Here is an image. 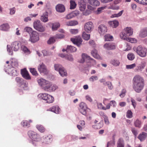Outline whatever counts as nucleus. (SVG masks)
<instances>
[{"label": "nucleus", "instance_id": "obj_1", "mask_svg": "<svg viewBox=\"0 0 147 147\" xmlns=\"http://www.w3.org/2000/svg\"><path fill=\"white\" fill-rule=\"evenodd\" d=\"M133 88L137 92L139 93L143 89L144 86V80L139 75H136L133 80Z\"/></svg>", "mask_w": 147, "mask_h": 147}, {"label": "nucleus", "instance_id": "obj_2", "mask_svg": "<svg viewBox=\"0 0 147 147\" xmlns=\"http://www.w3.org/2000/svg\"><path fill=\"white\" fill-rule=\"evenodd\" d=\"M33 27L35 29L40 32H43L45 30V27L42 25L39 20H37L34 22Z\"/></svg>", "mask_w": 147, "mask_h": 147}, {"label": "nucleus", "instance_id": "obj_3", "mask_svg": "<svg viewBox=\"0 0 147 147\" xmlns=\"http://www.w3.org/2000/svg\"><path fill=\"white\" fill-rule=\"evenodd\" d=\"M136 52L138 54L140 57H145L146 55L147 49L144 47L139 46L137 48Z\"/></svg>", "mask_w": 147, "mask_h": 147}, {"label": "nucleus", "instance_id": "obj_4", "mask_svg": "<svg viewBox=\"0 0 147 147\" xmlns=\"http://www.w3.org/2000/svg\"><path fill=\"white\" fill-rule=\"evenodd\" d=\"M28 134L32 140L38 142L40 140V136L36 132L32 131H30L28 132Z\"/></svg>", "mask_w": 147, "mask_h": 147}, {"label": "nucleus", "instance_id": "obj_5", "mask_svg": "<svg viewBox=\"0 0 147 147\" xmlns=\"http://www.w3.org/2000/svg\"><path fill=\"white\" fill-rule=\"evenodd\" d=\"M16 80L19 86L21 88H24L28 86V83L22 78L18 77H16Z\"/></svg>", "mask_w": 147, "mask_h": 147}, {"label": "nucleus", "instance_id": "obj_6", "mask_svg": "<svg viewBox=\"0 0 147 147\" xmlns=\"http://www.w3.org/2000/svg\"><path fill=\"white\" fill-rule=\"evenodd\" d=\"M82 59H81L80 62L81 63H83L85 61H86L88 62H90L92 63H95V61L85 53L82 54Z\"/></svg>", "mask_w": 147, "mask_h": 147}, {"label": "nucleus", "instance_id": "obj_7", "mask_svg": "<svg viewBox=\"0 0 147 147\" xmlns=\"http://www.w3.org/2000/svg\"><path fill=\"white\" fill-rule=\"evenodd\" d=\"M39 34L36 31H33L30 36V40L32 42H35L39 40Z\"/></svg>", "mask_w": 147, "mask_h": 147}, {"label": "nucleus", "instance_id": "obj_8", "mask_svg": "<svg viewBox=\"0 0 147 147\" xmlns=\"http://www.w3.org/2000/svg\"><path fill=\"white\" fill-rule=\"evenodd\" d=\"M93 25L91 22H88L85 24L84 29L87 33H90L93 28Z\"/></svg>", "mask_w": 147, "mask_h": 147}, {"label": "nucleus", "instance_id": "obj_9", "mask_svg": "<svg viewBox=\"0 0 147 147\" xmlns=\"http://www.w3.org/2000/svg\"><path fill=\"white\" fill-rule=\"evenodd\" d=\"M103 47L107 50H114L115 49L116 45L114 43L108 42L105 43Z\"/></svg>", "mask_w": 147, "mask_h": 147}, {"label": "nucleus", "instance_id": "obj_10", "mask_svg": "<svg viewBox=\"0 0 147 147\" xmlns=\"http://www.w3.org/2000/svg\"><path fill=\"white\" fill-rule=\"evenodd\" d=\"M52 140V135H49L47 137H42L41 139V142L43 143L48 144L51 142Z\"/></svg>", "mask_w": 147, "mask_h": 147}, {"label": "nucleus", "instance_id": "obj_11", "mask_svg": "<svg viewBox=\"0 0 147 147\" xmlns=\"http://www.w3.org/2000/svg\"><path fill=\"white\" fill-rule=\"evenodd\" d=\"M71 40L73 43L78 47L80 45L82 41V39L80 37H77L75 38H71Z\"/></svg>", "mask_w": 147, "mask_h": 147}, {"label": "nucleus", "instance_id": "obj_12", "mask_svg": "<svg viewBox=\"0 0 147 147\" xmlns=\"http://www.w3.org/2000/svg\"><path fill=\"white\" fill-rule=\"evenodd\" d=\"M98 32L100 35H103L107 31V27L104 25L101 24L98 28Z\"/></svg>", "mask_w": 147, "mask_h": 147}, {"label": "nucleus", "instance_id": "obj_13", "mask_svg": "<svg viewBox=\"0 0 147 147\" xmlns=\"http://www.w3.org/2000/svg\"><path fill=\"white\" fill-rule=\"evenodd\" d=\"M21 74L22 77L26 80H30L31 79L28 72L26 68L21 70Z\"/></svg>", "mask_w": 147, "mask_h": 147}, {"label": "nucleus", "instance_id": "obj_14", "mask_svg": "<svg viewBox=\"0 0 147 147\" xmlns=\"http://www.w3.org/2000/svg\"><path fill=\"white\" fill-rule=\"evenodd\" d=\"M20 45L19 42L16 41L13 42L11 45V48L14 51H17L19 49Z\"/></svg>", "mask_w": 147, "mask_h": 147}, {"label": "nucleus", "instance_id": "obj_15", "mask_svg": "<svg viewBox=\"0 0 147 147\" xmlns=\"http://www.w3.org/2000/svg\"><path fill=\"white\" fill-rule=\"evenodd\" d=\"M6 71L8 72V73L11 74L13 76H16L17 71L12 66L11 68H7L6 69Z\"/></svg>", "mask_w": 147, "mask_h": 147}, {"label": "nucleus", "instance_id": "obj_16", "mask_svg": "<svg viewBox=\"0 0 147 147\" xmlns=\"http://www.w3.org/2000/svg\"><path fill=\"white\" fill-rule=\"evenodd\" d=\"M79 14V13L77 11L72 12L68 14L66 16L65 18L67 19H69L72 18L73 17L77 16Z\"/></svg>", "mask_w": 147, "mask_h": 147}, {"label": "nucleus", "instance_id": "obj_17", "mask_svg": "<svg viewBox=\"0 0 147 147\" xmlns=\"http://www.w3.org/2000/svg\"><path fill=\"white\" fill-rule=\"evenodd\" d=\"M139 36L140 37L144 38L147 36V28L142 29L140 32Z\"/></svg>", "mask_w": 147, "mask_h": 147}, {"label": "nucleus", "instance_id": "obj_18", "mask_svg": "<svg viewBox=\"0 0 147 147\" xmlns=\"http://www.w3.org/2000/svg\"><path fill=\"white\" fill-rule=\"evenodd\" d=\"M146 65V63L144 61L141 62V64L139 66H137V68L135 69V71H141L142 69L144 68Z\"/></svg>", "mask_w": 147, "mask_h": 147}, {"label": "nucleus", "instance_id": "obj_19", "mask_svg": "<svg viewBox=\"0 0 147 147\" xmlns=\"http://www.w3.org/2000/svg\"><path fill=\"white\" fill-rule=\"evenodd\" d=\"M38 70L40 73H45L47 71V69L45 65L42 63L40 64L38 67Z\"/></svg>", "mask_w": 147, "mask_h": 147}, {"label": "nucleus", "instance_id": "obj_20", "mask_svg": "<svg viewBox=\"0 0 147 147\" xmlns=\"http://www.w3.org/2000/svg\"><path fill=\"white\" fill-rule=\"evenodd\" d=\"M49 82L47 80L43 78H41L38 80V82L39 85H40L42 88L45 85V86L47 84H48Z\"/></svg>", "mask_w": 147, "mask_h": 147}, {"label": "nucleus", "instance_id": "obj_21", "mask_svg": "<svg viewBox=\"0 0 147 147\" xmlns=\"http://www.w3.org/2000/svg\"><path fill=\"white\" fill-rule=\"evenodd\" d=\"M48 13L47 12H45L41 16L40 19L42 22H46L48 21Z\"/></svg>", "mask_w": 147, "mask_h": 147}, {"label": "nucleus", "instance_id": "obj_22", "mask_svg": "<svg viewBox=\"0 0 147 147\" xmlns=\"http://www.w3.org/2000/svg\"><path fill=\"white\" fill-rule=\"evenodd\" d=\"M108 23L111 27L113 28L117 27L119 24V22L117 20L110 21L108 22Z\"/></svg>", "mask_w": 147, "mask_h": 147}, {"label": "nucleus", "instance_id": "obj_23", "mask_svg": "<svg viewBox=\"0 0 147 147\" xmlns=\"http://www.w3.org/2000/svg\"><path fill=\"white\" fill-rule=\"evenodd\" d=\"M147 136V133L143 132L140 134L138 136V138L141 141H144Z\"/></svg>", "mask_w": 147, "mask_h": 147}, {"label": "nucleus", "instance_id": "obj_24", "mask_svg": "<svg viewBox=\"0 0 147 147\" xmlns=\"http://www.w3.org/2000/svg\"><path fill=\"white\" fill-rule=\"evenodd\" d=\"M54 100V98L51 95L48 94L45 101L47 103H52Z\"/></svg>", "mask_w": 147, "mask_h": 147}, {"label": "nucleus", "instance_id": "obj_25", "mask_svg": "<svg viewBox=\"0 0 147 147\" xmlns=\"http://www.w3.org/2000/svg\"><path fill=\"white\" fill-rule=\"evenodd\" d=\"M125 33L128 36H131L133 34V30L130 27H126L124 29Z\"/></svg>", "mask_w": 147, "mask_h": 147}, {"label": "nucleus", "instance_id": "obj_26", "mask_svg": "<svg viewBox=\"0 0 147 147\" xmlns=\"http://www.w3.org/2000/svg\"><path fill=\"white\" fill-rule=\"evenodd\" d=\"M91 54L95 58L98 59H100V57L99 55L97 53V51L96 49H94L91 52Z\"/></svg>", "mask_w": 147, "mask_h": 147}, {"label": "nucleus", "instance_id": "obj_27", "mask_svg": "<svg viewBox=\"0 0 147 147\" xmlns=\"http://www.w3.org/2000/svg\"><path fill=\"white\" fill-rule=\"evenodd\" d=\"M52 30L53 31L56 30L60 26V24L59 22H56L55 23H52Z\"/></svg>", "mask_w": 147, "mask_h": 147}, {"label": "nucleus", "instance_id": "obj_28", "mask_svg": "<svg viewBox=\"0 0 147 147\" xmlns=\"http://www.w3.org/2000/svg\"><path fill=\"white\" fill-rule=\"evenodd\" d=\"M55 109H57V111H55L56 113L58 114L60 112V109L59 107H58L57 106H53L51 108H50L49 109V111H52L54 113V111H55Z\"/></svg>", "mask_w": 147, "mask_h": 147}, {"label": "nucleus", "instance_id": "obj_29", "mask_svg": "<svg viewBox=\"0 0 147 147\" xmlns=\"http://www.w3.org/2000/svg\"><path fill=\"white\" fill-rule=\"evenodd\" d=\"M76 50V48L75 47L71 45L67 46V49H66V51L67 52H75Z\"/></svg>", "mask_w": 147, "mask_h": 147}, {"label": "nucleus", "instance_id": "obj_30", "mask_svg": "<svg viewBox=\"0 0 147 147\" xmlns=\"http://www.w3.org/2000/svg\"><path fill=\"white\" fill-rule=\"evenodd\" d=\"M78 4L80 8L82 9H85L86 8V3L84 0H80Z\"/></svg>", "mask_w": 147, "mask_h": 147}, {"label": "nucleus", "instance_id": "obj_31", "mask_svg": "<svg viewBox=\"0 0 147 147\" xmlns=\"http://www.w3.org/2000/svg\"><path fill=\"white\" fill-rule=\"evenodd\" d=\"M134 124L135 127L138 128H140L142 126V122L140 120L138 119H137L134 121Z\"/></svg>", "mask_w": 147, "mask_h": 147}, {"label": "nucleus", "instance_id": "obj_32", "mask_svg": "<svg viewBox=\"0 0 147 147\" xmlns=\"http://www.w3.org/2000/svg\"><path fill=\"white\" fill-rule=\"evenodd\" d=\"M9 28V26L7 23H5L1 25L0 26V29L3 30L7 31Z\"/></svg>", "mask_w": 147, "mask_h": 147}, {"label": "nucleus", "instance_id": "obj_33", "mask_svg": "<svg viewBox=\"0 0 147 147\" xmlns=\"http://www.w3.org/2000/svg\"><path fill=\"white\" fill-rule=\"evenodd\" d=\"M124 143L123 140L120 138L117 142V147H124Z\"/></svg>", "mask_w": 147, "mask_h": 147}, {"label": "nucleus", "instance_id": "obj_34", "mask_svg": "<svg viewBox=\"0 0 147 147\" xmlns=\"http://www.w3.org/2000/svg\"><path fill=\"white\" fill-rule=\"evenodd\" d=\"M62 66L59 64H55L54 65V68L55 70L59 71V74H61Z\"/></svg>", "mask_w": 147, "mask_h": 147}, {"label": "nucleus", "instance_id": "obj_35", "mask_svg": "<svg viewBox=\"0 0 147 147\" xmlns=\"http://www.w3.org/2000/svg\"><path fill=\"white\" fill-rule=\"evenodd\" d=\"M47 94L46 93H41L38 95V98L45 100Z\"/></svg>", "mask_w": 147, "mask_h": 147}, {"label": "nucleus", "instance_id": "obj_36", "mask_svg": "<svg viewBox=\"0 0 147 147\" xmlns=\"http://www.w3.org/2000/svg\"><path fill=\"white\" fill-rule=\"evenodd\" d=\"M36 127L38 130L40 132H44L45 130V128L41 125H38Z\"/></svg>", "mask_w": 147, "mask_h": 147}, {"label": "nucleus", "instance_id": "obj_37", "mask_svg": "<svg viewBox=\"0 0 147 147\" xmlns=\"http://www.w3.org/2000/svg\"><path fill=\"white\" fill-rule=\"evenodd\" d=\"M51 84L49 82L48 84H47L42 87V89L45 91L49 92Z\"/></svg>", "mask_w": 147, "mask_h": 147}, {"label": "nucleus", "instance_id": "obj_38", "mask_svg": "<svg viewBox=\"0 0 147 147\" xmlns=\"http://www.w3.org/2000/svg\"><path fill=\"white\" fill-rule=\"evenodd\" d=\"M111 63L113 65L117 66L119 65L120 63L119 60L113 59L111 60Z\"/></svg>", "mask_w": 147, "mask_h": 147}, {"label": "nucleus", "instance_id": "obj_39", "mask_svg": "<svg viewBox=\"0 0 147 147\" xmlns=\"http://www.w3.org/2000/svg\"><path fill=\"white\" fill-rule=\"evenodd\" d=\"M70 3V9H73L76 8L77 4L75 1L73 0H71Z\"/></svg>", "mask_w": 147, "mask_h": 147}, {"label": "nucleus", "instance_id": "obj_40", "mask_svg": "<svg viewBox=\"0 0 147 147\" xmlns=\"http://www.w3.org/2000/svg\"><path fill=\"white\" fill-rule=\"evenodd\" d=\"M80 11L82 12V14L83 15L87 16L91 12V11L94 10H80Z\"/></svg>", "mask_w": 147, "mask_h": 147}, {"label": "nucleus", "instance_id": "obj_41", "mask_svg": "<svg viewBox=\"0 0 147 147\" xmlns=\"http://www.w3.org/2000/svg\"><path fill=\"white\" fill-rule=\"evenodd\" d=\"M90 3L91 5L96 6H98L100 4L99 2L96 0H90Z\"/></svg>", "mask_w": 147, "mask_h": 147}, {"label": "nucleus", "instance_id": "obj_42", "mask_svg": "<svg viewBox=\"0 0 147 147\" xmlns=\"http://www.w3.org/2000/svg\"><path fill=\"white\" fill-rule=\"evenodd\" d=\"M120 36L121 39L127 41V39L128 38L127 37L128 36L127 35L126 33L122 32L120 33Z\"/></svg>", "mask_w": 147, "mask_h": 147}, {"label": "nucleus", "instance_id": "obj_43", "mask_svg": "<svg viewBox=\"0 0 147 147\" xmlns=\"http://www.w3.org/2000/svg\"><path fill=\"white\" fill-rule=\"evenodd\" d=\"M90 35L87 34L86 32H83L82 34V37L83 38L86 40H88L90 39Z\"/></svg>", "mask_w": 147, "mask_h": 147}, {"label": "nucleus", "instance_id": "obj_44", "mask_svg": "<svg viewBox=\"0 0 147 147\" xmlns=\"http://www.w3.org/2000/svg\"><path fill=\"white\" fill-rule=\"evenodd\" d=\"M105 40L107 41H110L112 40L113 39L112 36L110 35L109 34H107L105 36Z\"/></svg>", "mask_w": 147, "mask_h": 147}, {"label": "nucleus", "instance_id": "obj_45", "mask_svg": "<svg viewBox=\"0 0 147 147\" xmlns=\"http://www.w3.org/2000/svg\"><path fill=\"white\" fill-rule=\"evenodd\" d=\"M21 125L23 127H30V124L28 123V121L27 120H23L21 123Z\"/></svg>", "mask_w": 147, "mask_h": 147}, {"label": "nucleus", "instance_id": "obj_46", "mask_svg": "<svg viewBox=\"0 0 147 147\" xmlns=\"http://www.w3.org/2000/svg\"><path fill=\"white\" fill-rule=\"evenodd\" d=\"M78 24L77 21H71L67 22V24L68 26H74Z\"/></svg>", "mask_w": 147, "mask_h": 147}, {"label": "nucleus", "instance_id": "obj_47", "mask_svg": "<svg viewBox=\"0 0 147 147\" xmlns=\"http://www.w3.org/2000/svg\"><path fill=\"white\" fill-rule=\"evenodd\" d=\"M127 58L129 60H133L135 58V55L132 53H129L127 55Z\"/></svg>", "mask_w": 147, "mask_h": 147}, {"label": "nucleus", "instance_id": "obj_48", "mask_svg": "<svg viewBox=\"0 0 147 147\" xmlns=\"http://www.w3.org/2000/svg\"><path fill=\"white\" fill-rule=\"evenodd\" d=\"M123 12V11L122 10L120 11L119 13H115L113 14H112L111 16V18H115V17H118L120 16L122 14Z\"/></svg>", "mask_w": 147, "mask_h": 147}, {"label": "nucleus", "instance_id": "obj_49", "mask_svg": "<svg viewBox=\"0 0 147 147\" xmlns=\"http://www.w3.org/2000/svg\"><path fill=\"white\" fill-rule=\"evenodd\" d=\"M56 9H65V7L64 5L61 4H59L55 7Z\"/></svg>", "mask_w": 147, "mask_h": 147}, {"label": "nucleus", "instance_id": "obj_50", "mask_svg": "<svg viewBox=\"0 0 147 147\" xmlns=\"http://www.w3.org/2000/svg\"><path fill=\"white\" fill-rule=\"evenodd\" d=\"M131 111L130 110H129L126 113V117L128 118H131L133 117Z\"/></svg>", "mask_w": 147, "mask_h": 147}, {"label": "nucleus", "instance_id": "obj_51", "mask_svg": "<svg viewBox=\"0 0 147 147\" xmlns=\"http://www.w3.org/2000/svg\"><path fill=\"white\" fill-rule=\"evenodd\" d=\"M49 92H53L55 90L57 87L55 85L51 84Z\"/></svg>", "mask_w": 147, "mask_h": 147}, {"label": "nucleus", "instance_id": "obj_52", "mask_svg": "<svg viewBox=\"0 0 147 147\" xmlns=\"http://www.w3.org/2000/svg\"><path fill=\"white\" fill-rule=\"evenodd\" d=\"M30 71L32 74L34 76H37L38 74L36 69L34 68H30Z\"/></svg>", "mask_w": 147, "mask_h": 147}, {"label": "nucleus", "instance_id": "obj_53", "mask_svg": "<svg viewBox=\"0 0 147 147\" xmlns=\"http://www.w3.org/2000/svg\"><path fill=\"white\" fill-rule=\"evenodd\" d=\"M62 70L61 71V74H59L62 76H67V73L66 70L63 67H62Z\"/></svg>", "mask_w": 147, "mask_h": 147}, {"label": "nucleus", "instance_id": "obj_54", "mask_svg": "<svg viewBox=\"0 0 147 147\" xmlns=\"http://www.w3.org/2000/svg\"><path fill=\"white\" fill-rule=\"evenodd\" d=\"M24 30L25 31L29 33H32V28L30 27H26L25 28Z\"/></svg>", "mask_w": 147, "mask_h": 147}, {"label": "nucleus", "instance_id": "obj_55", "mask_svg": "<svg viewBox=\"0 0 147 147\" xmlns=\"http://www.w3.org/2000/svg\"><path fill=\"white\" fill-rule=\"evenodd\" d=\"M55 41V40L53 37H51L48 40L47 42L48 44H51L53 43Z\"/></svg>", "mask_w": 147, "mask_h": 147}, {"label": "nucleus", "instance_id": "obj_56", "mask_svg": "<svg viewBox=\"0 0 147 147\" xmlns=\"http://www.w3.org/2000/svg\"><path fill=\"white\" fill-rule=\"evenodd\" d=\"M21 49L24 53H26L29 51V50L27 48V47L24 45H22L21 47Z\"/></svg>", "mask_w": 147, "mask_h": 147}, {"label": "nucleus", "instance_id": "obj_57", "mask_svg": "<svg viewBox=\"0 0 147 147\" xmlns=\"http://www.w3.org/2000/svg\"><path fill=\"white\" fill-rule=\"evenodd\" d=\"M136 66L135 63H134L130 65H127L126 66V68L127 69H131L134 68Z\"/></svg>", "mask_w": 147, "mask_h": 147}, {"label": "nucleus", "instance_id": "obj_58", "mask_svg": "<svg viewBox=\"0 0 147 147\" xmlns=\"http://www.w3.org/2000/svg\"><path fill=\"white\" fill-rule=\"evenodd\" d=\"M127 41L131 43H134L136 42V40L135 39L129 38H127Z\"/></svg>", "mask_w": 147, "mask_h": 147}, {"label": "nucleus", "instance_id": "obj_59", "mask_svg": "<svg viewBox=\"0 0 147 147\" xmlns=\"http://www.w3.org/2000/svg\"><path fill=\"white\" fill-rule=\"evenodd\" d=\"M87 109L86 105L83 102H81L80 105L79 109Z\"/></svg>", "mask_w": 147, "mask_h": 147}, {"label": "nucleus", "instance_id": "obj_60", "mask_svg": "<svg viewBox=\"0 0 147 147\" xmlns=\"http://www.w3.org/2000/svg\"><path fill=\"white\" fill-rule=\"evenodd\" d=\"M126 92V90L125 89H123L121 93L120 94V96L121 98L125 96Z\"/></svg>", "mask_w": 147, "mask_h": 147}, {"label": "nucleus", "instance_id": "obj_61", "mask_svg": "<svg viewBox=\"0 0 147 147\" xmlns=\"http://www.w3.org/2000/svg\"><path fill=\"white\" fill-rule=\"evenodd\" d=\"M70 32L73 34H76L78 32V30L77 29H72L70 30Z\"/></svg>", "mask_w": 147, "mask_h": 147}, {"label": "nucleus", "instance_id": "obj_62", "mask_svg": "<svg viewBox=\"0 0 147 147\" xmlns=\"http://www.w3.org/2000/svg\"><path fill=\"white\" fill-rule=\"evenodd\" d=\"M98 79V77L97 76H92L89 78V80L91 82H93L94 80H97Z\"/></svg>", "mask_w": 147, "mask_h": 147}, {"label": "nucleus", "instance_id": "obj_63", "mask_svg": "<svg viewBox=\"0 0 147 147\" xmlns=\"http://www.w3.org/2000/svg\"><path fill=\"white\" fill-rule=\"evenodd\" d=\"M80 113L84 115H86V109H79Z\"/></svg>", "mask_w": 147, "mask_h": 147}, {"label": "nucleus", "instance_id": "obj_64", "mask_svg": "<svg viewBox=\"0 0 147 147\" xmlns=\"http://www.w3.org/2000/svg\"><path fill=\"white\" fill-rule=\"evenodd\" d=\"M65 58L69 61H72L73 60V58L72 56L71 55H66Z\"/></svg>", "mask_w": 147, "mask_h": 147}]
</instances>
